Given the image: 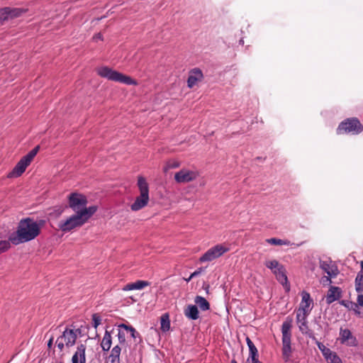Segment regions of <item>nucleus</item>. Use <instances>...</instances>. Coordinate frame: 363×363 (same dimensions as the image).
Instances as JSON below:
<instances>
[{
	"instance_id": "c756f323",
	"label": "nucleus",
	"mask_w": 363,
	"mask_h": 363,
	"mask_svg": "<svg viewBox=\"0 0 363 363\" xmlns=\"http://www.w3.org/2000/svg\"><path fill=\"white\" fill-rule=\"evenodd\" d=\"M291 342H284L283 357L285 361H288L291 352Z\"/></svg>"
},
{
	"instance_id": "58836bf2",
	"label": "nucleus",
	"mask_w": 363,
	"mask_h": 363,
	"mask_svg": "<svg viewBox=\"0 0 363 363\" xmlns=\"http://www.w3.org/2000/svg\"><path fill=\"white\" fill-rule=\"evenodd\" d=\"M357 303L358 306L363 307V293H360V294H357Z\"/></svg>"
},
{
	"instance_id": "4c0bfd02",
	"label": "nucleus",
	"mask_w": 363,
	"mask_h": 363,
	"mask_svg": "<svg viewBox=\"0 0 363 363\" xmlns=\"http://www.w3.org/2000/svg\"><path fill=\"white\" fill-rule=\"evenodd\" d=\"M121 349L119 346H115L111 352V357H119L121 354Z\"/></svg>"
},
{
	"instance_id": "2eb2a0df",
	"label": "nucleus",
	"mask_w": 363,
	"mask_h": 363,
	"mask_svg": "<svg viewBox=\"0 0 363 363\" xmlns=\"http://www.w3.org/2000/svg\"><path fill=\"white\" fill-rule=\"evenodd\" d=\"M342 291L341 288L335 286H330L325 301L329 305L335 301L339 300L342 297Z\"/></svg>"
},
{
	"instance_id": "393cba45",
	"label": "nucleus",
	"mask_w": 363,
	"mask_h": 363,
	"mask_svg": "<svg viewBox=\"0 0 363 363\" xmlns=\"http://www.w3.org/2000/svg\"><path fill=\"white\" fill-rule=\"evenodd\" d=\"M340 303L342 306H344L345 307L348 308L349 310L353 311L356 315H360V312L359 311V306L357 305V303L342 300L340 302Z\"/></svg>"
},
{
	"instance_id": "ea45409f",
	"label": "nucleus",
	"mask_w": 363,
	"mask_h": 363,
	"mask_svg": "<svg viewBox=\"0 0 363 363\" xmlns=\"http://www.w3.org/2000/svg\"><path fill=\"white\" fill-rule=\"evenodd\" d=\"M101 347L104 350H108L111 346L112 342H101Z\"/></svg>"
},
{
	"instance_id": "2f4dec72",
	"label": "nucleus",
	"mask_w": 363,
	"mask_h": 363,
	"mask_svg": "<svg viewBox=\"0 0 363 363\" xmlns=\"http://www.w3.org/2000/svg\"><path fill=\"white\" fill-rule=\"evenodd\" d=\"M170 328V323L168 319V316L166 315V318L164 316L162 317L161 319V328L163 331H167Z\"/></svg>"
},
{
	"instance_id": "4d7b16f0",
	"label": "nucleus",
	"mask_w": 363,
	"mask_h": 363,
	"mask_svg": "<svg viewBox=\"0 0 363 363\" xmlns=\"http://www.w3.org/2000/svg\"><path fill=\"white\" fill-rule=\"evenodd\" d=\"M94 337H90V336H88L87 339L88 340H90V339H94Z\"/></svg>"
},
{
	"instance_id": "f03ea898",
	"label": "nucleus",
	"mask_w": 363,
	"mask_h": 363,
	"mask_svg": "<svg viewBox=\"0 0 363 363\" xmlns=\"http://www.w3.org/2000/svg\"><path fill=\"white\" fill-rule=\"evenodd\" d=\"M97 206H89L82 211L74 212L75 213L62 220L58 223V228L63 233H68L84 225L89 219L96 212Z\"/></svg>"
},
{
	"instance_id": "b1692460",
	"label": "nucleus",
	"mask_w": 363,
	"mask_h": 363,
	"mask_svg": "<svg viewBox=\"0 0 363 363\" xmlns=\"http://www.w3.org/2000/svg\"><path fill=\"white\" fill-rule=\"evenodd\" d=\"M194 302L196 304L197 307L201 311H206L209 310L210 304L208 301L203 296H196L194 299Z\"/></svg>"
},
{
	"instance_id": "09e8293b",
	"label": "nucleus",
	"mask_w": 363,
	"mask_h": 363,
	"mask_svg": "<svg viewBox=\"0 0 363 363\" xmlns=\"http://www.w3.org/2000/svg\"><path fill=\"white\" fill-rule=\"evenodd\" d=\"M57 347L62 350L63 347H64V344L62 342H60L59 344L57 345Z\"/></svg>"
},
{
	"instance_id": "1a4fd4ad",
	"label": "nucleus",
	"mask_w": 363,
	"mask_h": 363,
	"mask_svg": "<svg viewBox=\"0 0 363 363\" xmlns=\"http://www.w3.org/2000/svg\"><path fill=\"white\" fill-rule=\"evenodd\" d=\"M69 206L74 212L82 211L86 207L87 199L86 196L78 193H72L68 196Z\"/></svg>"
},
{
	"instance_id": "4be33fe9",
	"label": "nucleus",
	"mask_w": 363,
	"mask_h": 363,
	"mask_svg": "<svg viewBox=\"0 0 363 363\" xmlns=\"http://www.w3.org/2000/svg\"><path fill=\"white\" fill-rule=\"evenodd\" d=\"M361 269L354 280L355 291L357 294L363 293V261L360 262Z\"/></svg>"
},
{
	"instance_id": "49530a36",
	"label": "nucleus",
	"mask_w": 363,
	"mask_h": 363,
	"mask_svg": "<svg viewBox=\"0 0 363 363\" xmlns=\"http://www.w3.org/2000/svg\"><path fill=\"white\" fill-rule=\"evenodd\" d=\"M317 344H318V348L320 349V350H321V352L323 351V348L324 349L326 348V347L324 345L323 342H317Z\"/></svg>"
},
{
	"instance_id": "a878e982",
	"label": "nucleus",
	"mask_w": 363,
	"mask_h": 363,
	"mask_svg": "<svg viewBox=\"0 0 363 363\" xmlns=\"http://www.w3.org/2000/svg\"><path fill=\"white\" fill-rule=\"evenodd\" d=\"M250 350V362L258 359V351L253 342H247Z\"/></svg>"
},
{
	"instance_id": "6e6d98bb",
	"label": "nucleus",
	"mask_w": 363,
	"mask_h": 363,
	"mask_svg": "<svg viewBox=\"0 0 363 363\" xmlns=\"http://www.w3.org/2000/svg\"><path fill=\"white\" fill-rule=\"evenodd\" d=\"M69 342H67V345H69ZM72 342V343L70 344V346H72V345L74 344V342H74V341H72V342Z\"/></svg>"
},
{
	"instance_id": "a19ab883",
	"label": "nucleus",
	"mask_w": 363,
	"mask_h": 363,
	"mask_svg": "<svg viewBox=\"0 0 363 363\" xmlns=\"http://www.w3.org/2000/svg\"><path fill=\"white\" fill-rule=\"evenodd\" d=\"M322 353L325 358L327 359L329 356L332 354L333 352L329 348L326 347L325 349H323Z\"/></svg>"
},
{
	"instance_id": "6ab92c4d",
	"label": "nucleus",
	"mask_w": 363,
	"mask_h": 363,
	"mask_svg": "<svg viewBox=\"0 0 363 363\" xmlns=\"http://www.w3.org/2000/svg\"><path fill=\"white\" fill-rule=\"evenodd\" d=\"M274 274H275L278 281L285 287L286 291H289L290 286L288 284V279L285 274V269L284 267L278 269L277 271H274Z\"/></svg>"
},
{
	"instance_id": "c9c22d12",
	"label": "nucleus",
	"mask_w": 363,
	"mask_h": 363,
	"mask_svg": "<svg viewBox=\"0 0 363 363\" xmlns=\"http://www.w3.org/2000/svg\"><path fill=\"white\" fill-rule=\"evenodd\" d=\"M326 360L328 363H342L340 358L335 352H333Z\"/></svg>"
},
{
	"instance_id": "13d9d810",
	"label": "nucleus",
	"mask_w": 363,
	"mask_h": 363,
	"mask_svg": "<svg viewBox=\"0 0 363 363\" xmlns=\"http://www.w3.org/2000/svg\"><path fill=\"white\" fill-rule=\"evenodd\" d=\"M243 43H244L243 40H242V39H241V40H240V43L243 44Z\"/></svg>"
},
{
	"instance_id": "0eeeda50",
	"label": "nucleus",
	"mask_w": 363,
	"mask_h": 363,
	"mask_svg": "<svg viewBox=\"0 0 363 363\" xmlns=\"http://www.w3.org/2000/svg\"><path fill=\"white\" fill-rule=\"evenodd\" d=\"M230 250L229 247L223 245H216L208 249L200 258L201 262H211Z\"/></svg>"
},
{
	"instance_id": "603ef678",
	"label": "nucleus",
	"mask_w": 363,
	"mask_h": 363,
	"mask_svg": "<svg viewBox=\"0 0 363 363\" xmlns=\"http://www.w3.org/2000/svg\"><path fill=\"white\" fill-rule=\"evenodd\" d=\"M347 342V345L349 346H354V342Z\"/></svg>"
},
{
	"instance_id": "aec40b11",
	"label": "nucleus",
	"mask_w": 363,
	"mask_h": 363,
	"mask_svg": "<svg viewBox=\"0 0 363 363\" xmlns=\"http://www.w3.org/2000/svg\"><path fill=\"white\" fill-rule=\"evenodd\" d=\"M19 9H11L9 7L0 9V22L6 20L9 16L15 17L19 15Z\"/></svg>"
},
{
	"instance_id": "9b49d317",
	"label": "nucleus",
	"mask_w": 363,
	"mask_h": 363,
	"mask_svg": "<svg viewBox=\"0 0 363 363\" xmlns=\"http://www.w3.org/2000/svg\"><path fill=\"white\" fill-rule=\"evenodd\" d=\"M198 174L191 170L183 169L174 174L177 183H187L196 179Z\"/></svg>"
},
{
	"instance_id": "423d86ee",
	"label": "nucleus",
	"mask_w": 363,
	"mask_h": 363,
	"mask_svg": "<svg viewBox=\"0 0 363 363\" xmlns=\"http://www.w3.org/2000/svg\"><path fill=\"white\" fill-rule=\"evenodd\" d=\"M363 130V126L360 123L359 121L356 118H347L345 121L342 122L337 129V133H349L358 134Z\"/></svg>"
},
{
	"instance_id": "37998d69",
	"label": "nucleus",
	"mask_w": 363,
	"mask_h": 363,
	"mask_svg": "<svg viewBox=\"0 0 363 363\" xmlns=\"http://www.w3.org/2000/svg\"><path fill=\"white\" fill-rule=\"evenodd\" d=\"M111 333L112 332H110L106 329L102 340H111Z\"/></svg>"
},
{
	"instance_id": "bb28decb",
	"label": "nucleus",
	"mask_w": 363,
	"mask_h": 363,
	"mask_svg": "<svg viewBox=\"0 0 363 363\" xmlns=\"http://www.w3.org/2000/svg\"><path fill=\"white\" fill-rule=\"evenodd\" d=\"M265 266L269 269H271L273 273L274 272V271H277L278 269L283 267V265L279 264V262L275 259L267 261L265 262Z\"/></svg>"
},
{
	"instance_id": "9d476101",
	"label": "nucleus",
	"mask_w": 363,
	"mask_h": 363,
	"mask_svg": "<svg viewBox=\"0 0 363 363\" xmlns=\"http://www.w3.org/2000/svg\"><path fill=\"white\" fill-rule=\"evenodd\" d=\"M308 315L296 313V322L300 332L302 334L305 335L308 338L313 339L315 340L314 333L311 329H309L308 325Z\"/></svg>"
},
{
	"instance_id": "e433bc0d",
	"label": "nucleus",
	"mask_w": 363,
	"mask_h": 363,
	"mask_svg": "<svg viewBox=\"0 0 363 363\" xmlns=\"http://www.w3.org/2000/svg\"><path fill=\"white\" fill-rule=\"evenodd\" d=\"M336 277H333L327 274V276H323L321 277L320 282L323 285H328L332 283L331 279L335 278Z\"/></svg>"
},
{
	"instance_id": "4468645a",
	"label": "nucleus",
	"mask_w": 363,
	"mask_h": 363,
	"mask_svg": "<svg viewBox=\"0 0 363 363\" xmlns=\"http://www.w3.org/2000/svg\"><path fill=\"white\" fill-rule=\"evenodd\" d=\"M30 164L23 157L18 162L11 172L8 174L9 178H16L20 177L26 169Z\"/></svg>"
},
{
	"instance_id": "c03bdc74",
	"label": "nucleus",
	"mask_w": 363,
	"mask_h": 363,
	"mask_svg": "<svg viewBox=\"0 0 363 363\" xmlns=\"http://www.w3.org/2000/svg\"><path fill=\"white\" fill-rule=\"evenodd\" d=\"M108 359H110L111 363H116L119 361V357H111V354L108 357Z\"/></svg>"
},
{
	"instance_id": "f3484780",
	"label": "nucleus",
	"mask_w": 363,
	"mask_h": 363,
	"mask_svg": "<svg viewBox=\"0 0 363 363\" xmlns=\"http://www.w3.org/2000/svg\"><path fill=\"white\" fill-rule=\"evenodd\" d=\"M292 324L293 318L290 316L286 317L281 325L282 340H291Z\"/></svg>"
},
{
	"instance_id": "f257e3e1",
	"label": "nucleus",
	"mask_w": 363,
	"mask_h": 363,
	"mask_svg": "<svg viewBox=\"0 0 363 363\" xmlns=\"http://www.w3.org/2000/svg\"><path fill=\"white\" fill-rule=\"evenodd\" d=\"M40 233V225L33 219L27 218L19 222L16 233L10 235L9 240L17 245L34 240Z\"/></svg>"
},
{
	"instance_id": "3c124183",
	"label": "nucleus",
	"mask_w": 363,
	"mask_h": 363,
	"mask_svg": "<svg viewBox=\"0 0 363 363\" xmlns=\"http://www.w3.org/2000/svg\"><path fill=\"white\" fill-rule=\"evenodd\" d=\"M53 346V342H48V348H51Z\"/></svg>"
},
{
	"instance_id": "cd10ccee",
	"label": "nucleus",
	"mask_w": 363,
	"mask_h": 363,
	"mask_svg": "<svg viewBox=\"0 0 363 363\" xmlns=\"http://www.w3.org/2000/svg\"><path fill=\"white\" fill-rule=\"evenodd\" d=\"M269 244L274 245H289L290 241L287 240H281L279 238H269L266 240Z\"/></svg>"
},
{
	"instance_id": "052dcab7",
	"label": "nucleus",
	"mask_w": 363,
	"mask_h": 363,
	"mask_svg": "<svg viewBox=\"0 0 363 363\" xmlns=\"http://www.w3.org/2000/svg\"><path fill=\"white\" fill-rule=\"evenodd\" d=\"M232 363H237V362H236V361H235V360H233V361L232 362Z\"/></svg>"
},
{
	"instance_id": "412c9836",
	"label": "nucleus",
	"mask_w": 363,
	"mask_h": 363,
	"mask_svg": "<svg viewBox=\"0 0 363 363\" xmlns=\"http://www.w3.org/2000/svg\"><path fill=\"white\" fill-rule=\"evenodd\" d=\"M150 285L147 281L138 280L133 283L126 284L123 288V291L141 290Z\"/></svg>"
},
{
	"instance_id": "79ce46f5",
	"label": "nucleus",
	"mask_w": 363,
	"mask_h": 363,
	"mask_svg": "<svg viewBox=\"0 0 363 363\" xmlns=\"http://www.w3.org/2000/svg\"><path fill=\"white\" fill-rule=\"evenodd\" d=\"M202 271H203V269L201 267L199 268L198 269H196V271H194L193 273L191 274L190 279H193V278L199 276V274H201Z\"/></svg>"
},
{
	"instance_id": "ddd939ff",
	"label": "nucleus",
	"mask_w": 363,
	"mask_h": 363,
	"mask_svg": "<svg viewBox=\"0 0 363 363\" xmlns=\"http://www.w3.org/2000/svg\"><path fill=\"white\" fill-rule=\"evenodd\" d=\"M312 304L313 300L311 298L310 294L303 292L301 302L296 313L309 315L312 310Z\"/></svg>"
},
{
	"instance_id": "dca6fc26",
	"label": "nucleus",
	"mask_w": 363,
	"mask_h": 363,
	"mask_svg": "<svg viewBox=\"0 0 363 363\" xmlns=\"http://www.w3.org/2000/svg\"><path fill=\"white\" fill-rule=\"evenodd\" d=\"M203 77L201 70L199 68H194L189 72L187 79V85L189 88L194 86L196 83L201 81Z\"/></svg>"
},
{
	"instance_id": "a18cd8bd",
	"label": "nucleus",
	"mask_w": 363,
	"mask_h": 363,
	"mask_svg": "<svg viewBox=\"0 0 363 363\" xmlns=\"http://www.w3.org/2000/svg\"><path fill=\"white\" fill-rule=\"evenodd\" d=\"M63 212V209L62 208H58L55 209L52 213H55V216H60Z\"/></svg>"
},
{
	"instance_id": "a211bd4d",
	"label": "nucleus",
	"mask_w": 363,
	"mask_h": 363,
	"mask_svg": "<svg viewBox=\"0 0 363 363\" xmlns=\"http://www.w3.org/2000/svg\"><path fill=\"white\" fill-rule=\"evenodd\" d=\"M86 347L84 345H80L77 347V350L72 356V363H86Z\"/></svg>"
},
{
	"instance_id": "39448f33",
	"label": "nucleus",
	"mask_w": 363,
	"mask_h": 363,
	"mask_svg": "<svg viewBox=\"0 0 363 363\" xmlns=\"http://www.w3.org/2000/svg\"><path fill=\"white\" fill-rule=\"evenodd\" d=\"M88 333V328L82 323H76L67 327L62 332V335L57 337L65 339V340H77L78 338L84 337Z\"/></svg>"
},
{
	"instance_id": "de8ad7c7",
	"label": "nucleus",
	"mask_w": 363,
	"mask_h": 363,
	"mask_svg": "<svg viewBox=\"0 0 363 363\" xmlns=\"http://www.w3.org/2000/svg\"><path fill=\"white\" fill-rule=\"evenodd\" d=\"M45 338H48V340L51 341L54 340V337L51 335L50 337L48 336V334L45 335Z\"/></svg>"
},
{
	"instance_id": "5701e85b",
	"label": "nucleus",
	"mask_w": 363,
	"mask_h": 363,
	"mask_svg": "<svg viewBox=\"0 0 363 363\" xmlns=\"http://www.w3.org/2000/svg\"><path fill=\"white\" fill-rule=\"evenodd\" d=\"M198 307L196 305H189L184 310V315L188 318L195 320L199 317Z\"/></svg>"
},
{
	"instance_id": "6e6552de",
	"label": "nucleus",
	"mask_w": 363,
	"mask_h": 363,
	"mask_svg": "<svg viewBox=\"0 0 363 363\" xmlns=\"http://www.w3.org/2000/svg\"><path fill=\"white\" fill-rule=\"evenodd\" d=\"M111 332L112 333H116L118 340H125L129 338L136 339L140 337L139 333L135 328L125 324H121L116 328H113Z\"/></svg>"
},
{
	"instance_id": "473e14b6",
	"label": "nucleus",
	"mask_w": 363,
	"mask_h": 363,
	"mask_svg": "<svg viewBox=\"0 0 363 363\" xmlns=\"http://www.w3.org/2000/svg\"><path fill=\"white\" fill-rule=\"evenodd\" d=\"M92 325L94 330H96L97 327L101 323V318L98 313H94L92 315Z\"/></svg>"
},
{
	"instance_id": "864d4df0",
	"label": "nucleus",
	"mask_w": 363,
	"mask_h": 363,
	"mask_svg": "<svg viewBox=\"0 0 363 363\" xmlns=\"http://www.w3.org/2000/svg\"><path fill=\"white\" fill-rule=\"evenodd\" d=\"M95 38H99V39H101V35L100 33H98V34H96V35H95Z\"/></svg>"
},
{
	"instance_id": "7c9ffc66",
	"label": "nucleus",
	"mask_w": 363,
	"mask_h": 363,
	"mask_svg": "<svg viewBox=\"0 0 363 363\" xmlns=\"http://www.w3.org/2000/svg\"><path fill=\"white\" fill-rule=\"evenodd\" d=\"M180 166L179 162L174 160H169L164 167V172H167L171 169H176Z\"/></svg>"
},
{
	"instance_id": "20e7f679",
	"label": "nucleus",
	"mask_w": 363,
	"mask_h": 363,
	"mask_svg": "<svg viewBox=\"0 0 363 363\" xmlns=\"http://www.w3.org/2000/svg\"><path fill=\"white\" fill-rule=\"evenodd\" d=\"M97 73L101 77L106 78L108 80L118 82L128 85L137 84V82L130 77L125 76L122 73L113 70V69L106 66L98 68Z\"/></svg>"
},
{
	"instance_id": "7ed1b4c3",
	"label": "nucleus",
	"mask_w": 363,
	"mask_h": 363,
	"mask_svg": "<svg viewBox=\"0 0 363 363\" xmlns=\"http://www.w3.org/2000/svg\"><path fill=\"white\" fill-rule=\"evenodd\" d=\"M138 186L140 190V196H137L135 201L131 204L130 208L133 211H138L145 206L149 202V186L146 179L142 177H138Z\"/></svg>"
},
{
	"instance_id": "c85d7f7f",
	"label": "nucleus",
	"mask_w": 363,
	"mask_h": 363,
	"mask_svg": "<svg viewBox=\"0 0 363 363\" xmlns=\"http://www.w3.org/2000/svg\"><path fill=\"white\" fill-rule=\"evenodd\" d=\"M40 147L38 145L35 147L33 150H31L27 155L23 157V158L27 161L29 164H30L31 161L35 157L37 153L38 152Z\"/></svg>"
},
{
	"instance_id": "bf43d9fd",
	"label": "nucleus",
	"mask_w": 363,
	"mask_h": 363,
	"mask_svg": "<svg viewBox=\"0 0 363 363\" xmlns=\"http://www.w3.org/2000/svg\"><path fill=\"white\" fill-rule=\"evenodd\" d=\"M245 340L249 341L250 340V338L248 337H246Z\"/></svg>"
},
{
	"instance_id": "72a5a7b5",
	"label": "nucleus",
	"mask_w": 363,
	"mask_h": 363,
	"mask_svg": "<svg viewBox=\"0 0 363 363\" xmlns=\"http://www.w3.org/2000/svg\"><path fill=\"white\" fill-rule=\"evenodd\" d=\"M11 241L9 240H0V254L8 250L11 247Z\"/></svg>"
},
{
	"instance_id": "f704fd0d",
	"label": "nucleus",
	"mask_w": 363,
	"mask_h": 363,
	"mask_svg": "<svg viewBox=\"0 0 363 363\" xmlns=\"http://www.w3.org/2000/svg\"><path fill=\"white\" fill-rule=\"evenodd\" d=\"M340 337L341 340H349L350 338L352 337V333L348 329H342L340 330Z\"/></svg>"
},
{
	"instance_id": "f8f14e48",
	"label": "nucleus",
	"mask_w": 363,
	"mask_h": 363,
	"mask_svg": "<svg viewBox=\"0 0 363 363\" xmlns=\"http://www.w3.org/2000/svg\"><path fill=\"white\" fill-rule=\"evenodd\" d=\"M319 267L325 273L330 276L337 277L339 274L337 267L330 258L320 259Z\"/></svg>"
},
{
	"instance_id": "8fccbe9b",
	"label": "nucleus",
	"mask_w": 363,
	"mask_h": 363,
	"mask_svg": "<svg viewBox=\"0 0 363 363\" xmlns=\"http://www.w3.org/2000/svg\"><path fill=\"white\" fill-rule=\"evenodd\" d=\"M247 363H262V362H259L258 359H257L255 361L250 362V359H247Z\"/></svg>"
},
{
	"instance_id": "5fc2aeb1",
	"label": "nucleus",
	"mask_w": 363,
	"mask_h": 363,
	"mask_svg": "<svg viewBox=\"0 0 363 363\" xmlns=\"http://www.w3.org/2000/svg\"><path fill=\"white\" fill-rule=\"evenodd\" d=\"M191 279H190V277H188L187 279H185V281H186V282H189Z\"/></svg>"
}]
</instances>
